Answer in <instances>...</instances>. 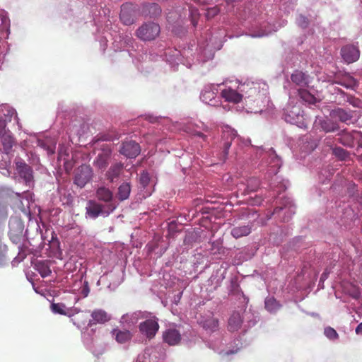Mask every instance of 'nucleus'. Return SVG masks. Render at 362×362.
<instances>
[{
	"label": "nucleus",
	"mask_w": 362,
	"mask_h": 362,
	"mask_svg": "<svg viewBox=\"0 0 362 362\" xmlns=\"http://www.w3.org/2000/svg\"><path fill=\"white\" fill-rule=\"evenodd\" d=\"M116 209V205L109 204L105 207L103 204L97 202L95 200H89L86 207V217L95 219L98 216H107Z\"/></svg>",
	"instance_id": "f257e3e1"
},
{
	"label": "nucleus",
	"mask_w": 362,
	"mask_h": 362,
	"mask_svg": "<svg viewBox=\"0 0 362 362\" xmlns=\"http://www.w3.org/2000/svg\"><path fill=\"white\" fill-rule=\"evenodd\" d=\"M160 33V28L158 23L146 22L136 30V35L143 41H151L154 40Z\"/></svg>",
	"instance_id": "f03ea898"
},
{
	"label": "nucleus",
	"mask_w": 362,
	"mask_h": 362,
	"mask_svg": "<svg viewBox=\"0 0 362 362\" xmlns=\"http://www.w3.org/2000/svg\"><path fill=\"white\" fill-rule=\"evenodd\" d=\"M93 175L92 168L88 165L83 164L75 170L74 183L80 188H83L92 180Z\"/></svg>",
	"instance_id": "7ed1b4c3"
},
{
	"label": "nucleus",
	"mask_w": 362,
	"mask_h": 362,
	"mask_svg": "<svg viewBox=\"0 0 362 362\" xmlns=\"http://www.w3.org/2000/svg\"><path fill=\"white\" fill-rule=\"evenodd\" d=\"M158 318L153 317L140 322L139 325V332L147 339H153L159 329Z\"/></svg>",
	"instance_id": "20e7f679"
},
{
	"label": "nucleus",
	"mask_w": 362,
	"mask_h": 362,
	"mask_svg": "<svg viewBox=\"0 0 362 362\" xmlns=\"http://www.w3.org/2000/svg\"><path fill=\"white\" fill-rule=\"evenodd\" d=\"M136 13V7L130 3H127L121 6L120 20L127 25H130L134 23V16Z\"/></svg>",
	"instance_id": "39448f33"
},
{
	"label": "nucleus",
	"mask_w": 362,
	"mask_h": 362,
	"mask_svg": "<svg viewBox=\"0 0 362 362\" xmlns=\"http://www.w3.org/2000/svg\"><path fill=\"white\" fill-rule=\"evenodd\" d=\"M119 152L127 158H136L141 152V148L134 141H126L122 143Z\"/></svg>",
	"instance_id": "423d86ee"
},
{
	"label": "nucleus",
	"mask_w": 362,
	"mask_h": 362,
	"mask_svg": "<svg viewBox=\"0 0 362 362\" xmlns=\"http://www.w3.org/2000/svg\"><path fill=\"white\" fill-rule=\"evenodd\" d=\"M237 136V132L226 127L223 132V139L225 140L223 145L222 160H226L228 154V151L230 148L232 141Z\"/></svg>",
	"instance_id": "0eeeda50"
},
{
	"label": "nucleus",
	"mask_w": 362,
	"mask_h": 362,
	"mask_svg": "<svg viewBox=\"0 0 362 362\" xmlns=\"http://www.w3.org/2000/svg\"><path fill=\"white\" fill-rule=\"evenodd\" d=\"M90 317L88 323V326L90 327L97 324H105L111 320V315L103 309L93 310Z\"/></svg>",
	"instance_id": "6e6552de"
},
{
	"label": "nucleus",
	"mask_w": 362,
	"mask_h": 362,
	"mask_svg": "<svg viewBox=\"0 0 362 362\" xmlns=\"http://www.w3.org/2000/svg\"><path fill=\"white\" fill-rule=\"evenodd\" d=\"M341 54L344 60L348 64L356 62L360 56L358 47L351 45L343 47L341 49Z\"/></svg>",
	"instance_id": "1a4fd4ad"
},
{
	"label": "nucleus",
	"mask_w": 362,
	"mask_h": 362,
	"mask_svg": "<svg viewBox=\"0 0 362 362\" xmlns=\"http://www.w3.org/2000/svg\"><path fill=\"white\" fill-rule=\"evenodd\" d=\"M16 169L21 177L23 178L25 182L33 180V169L30 166L23 161L16 162Z\"/></svg>",
	"instance_id": "9d476101"
},
{
	"label": "nucleus",
	"mask_w": 362,
	"mask_h": 362,
	"mask_svg": "<svg viewBox=\"0 0 362 362\" xmlns=\"http://www.w3.org/2000/svg\"><path fill=\"white\" fill-rule=\"evenodd\" d=\"M199 324L209 332H214L218 329V320L210 315L200 320Z\"/></svg>",
	"instance_id": "9b49d317"
},
{
	"label": "nucleus",
	"mask_w": 362,
	"mask_h": 362,
	"mask_svg": "<svg viewBox=\"0 0 362 362\" xmlns=\"http://www.w3.org/2000/svg\"><path fill=\"white\" fill-rule=\"evenodd\" d=\"M0 138L1 144L3 146L4 152L6 154H8L15 144V139L12 133L8 131L1 134Z\"/></svg>",
	"instance_id": "f8f14e48"
},
{
	"label": "nucleus",
	"mask_w": 362,
	"mask_h": 362,
	"mask_svg": "<svg viewBox=\"0 0 362 362\" xmlns=\"http://www.w3.org/2000/svg\"><path fill=\"white\" fill-rule=\"evenodd\" d=\"M163 340L169 345L177 344L180 341V334L175 329H168L163 334Z\"/></svg>",
	"instance_id": "ddd939ff"
},
{
	"label": "nucleus",
	"mask_w": 362,
	"mask_h": 362,
	"mask_svg": "<svg viewBox=\"0 0 362 362\" xmlns=\"http://www.w3.org/2000/svg\"><path fill=\"white\" fill-rule=\"evenodd\" d=\"M221 95L226 101L238 103L242 100L243 95L236 90L231 88H226L221 91Z\"/></svg>",
	"instance_id": "4468645a"
},
{
	"label": "nucleus",
	"mask_w": 362,
	"mask_h": 362,
	"mask_svg": "<svg viewBox=\"0 0 362 362\" xmlns=\"http://www.w3.org/2000/svg\"><path fill=\"white\" fill-rule=\"evenodd\" d=\"M95 195L98 200L104 202L107 204H112L113 193L110 189L105 187H100L96 189Z\"/></svg>",
	"instance_id": "2eb2a0df"
},
{
	"label": "nucleus",
	"mask_w": 362,
	"mask_h": 362,
	"mask_svg": "<svg viewBox=\"0 0 362 362\" xmlns=\"http://www.w3.org/2000/svg\"><path fill=\"white\" fill-rule=\"evenodd\" d=\"M123 167V164L120 163H117L111 165L105 174L107 179L110 182H113L115 180L118 178L121 175Z\"/></svg>",
	"instance_id": "dca6fc26"
},
{
	"label": "nucleus",
	"mask_w": 362,
	"mask_h": 362,
	"mask_svg": "<svg viewBox=\"0 0 362 362\" xmlns=\"http://www.w3.org/2000/svg\"><path fill=\"white\" fill-rule=\"evenodd\" d=\"M243 323V319L240 314L238 312H234L228 319V329L230 332L238 331Z\"/></svg>",
	"instance_id": "f3484780"
},
{
	"label": "nucleus",
	"mask_w": 362,
	"mask_h": 362,
	"mask_svg": "<svg viewBox=\"0 0 362 362\" xmlns=\"http://www.w3.org/2000/svg\"><path fill=\"white\" fill-rule=\"evenodd\" d=\"M112 334L115 336V340L119 344H124L131 340L132 333L129 330H121L117 328L113 329Z\"/></svg>",
	"instance_id": "a211bd4d"
},
{
	"label": "nucleus",
	"mask_w": 362,
	"mask_h": 362,
	"mask_svg": "<svg viewBox=\"0 0 362 362\" xmlns=\"http://www.w3.org/2000/svg\"><path fill=\"white\" fill-rule=\"evenodd\" d=\"M252 230V226L249 224L233 227L231 230V235L238 239L248 235Z\"/></svg>",
	"instance_id": "6ab92c4d"
},
{
	"label": "nucleus",
	"mask_w": 362,
	"mask_h": 362,
	"mask_svg": "<svg viewBox=\"0 0 362 362\" xmlns=\"http://www.w3.org/2000/svg\"><path fill=\"white\" fill-rule=\"evenodd\" d=\"M130 193H131L130 184L129 182H123L119 186L116 196H117V198L120 202H123V201L129 199Z\"/></svg>",
	"instance_id": "aec40b11"
},
{
	"label": "nucleus",
	"mask_w": 362,
	"mask_h": 362,
	"mask_svg": "<svg viewBox=\"0 0 362 362\" xmlns=\"http://www.w3.org/2000/svg\"><path fill=\"white\" fill-rule=\"evenodd\" d=\"M143 13L150 17H156L161 13V8L156 3L147 4L144 6Z\"/></svg>",
	"instance_id": "412c9836"
},
{
	"label": "nucleus",
	"mask_w": 362,
	"mask_h": 362,
	"mask_svg": "<svg viewBox=\"0 0 362 362\" xmlns=\"http://www.w3.org/2000/svg\"><path fill=\"white\" fill-rule=\"evenodd\" d=\"M332 115L338 118L342 122L351 121L353 116L350 111H347L342 108H338L332 111Z\"/></svg>",
	"instance_id": "4be33fe9"
},
{
	"label": "nucleus",
	"mask_w": 362,
	"mask_h": 362,
	"mask_svg": "<svg viewBox=\"0 0 362 362\" xmlns=\"http://www.w3.org/2000/svg\"><path fill=\"white\" fill-rule=\"evenodd\" d=\"M213 88L212 86H208L202 90L200 98L204 103L211 104L212 100L215 98L216 92L212 89Z\"/></svg>",
	"instance_id": "5701e85b"
},
{
	"label": "nucleus",
	"mask_w": 362,
	"mask_h": 362,
	"mask_svg": "<svg viewBox=\"0 0 362 362\" xmlns=\"http://www.w3.org/2000/svg\"><path fill=\"white\" fill-rule=\"evenodd\" d=\"M291 78V81L298 86H303L308 83L305 74L300 71H294Z\"/></svg>",
	"instance_id": "b1692460"
},
{
	"label": "nucleus",
	"mask_w": 362,
	"mask_h": 362,
	"mask_svg": "<svg viewBox=\"0 0 362 362\" xmlns=\"http://www.w3.org/2000/svg\"><path fill=\"white\" fill-rule=\"evenodd\" d=\"M320 126L325 132H333L339 129V125L330 119L320 120Z\"/></svg>",
	"instance_id": "393cba45"
},
{
	"label": "nucleus",
	"mask_w": 362,
	"mask_h": 362,
	"mask_svg": "<svg viewBox=\"0 0 362 362\" xmlns=\"http://www.w3.org/2000/svg\"><path fill=\"white\" fill-rule=\"evenodd\" d=\"M298 93L300 98L308 104H315L317 101L316 98L307 90H299Z\"/></svg>",
	"instance_id": "a878e982"
},
{
	"label": "nucleus",
	"mask_w": 362,
	"mask_h": 362,
	"mask_svg": "<svg viewBox=\"0 0 362 362\" xmlns=\"http://www.w3.org/2000/svg\"><path fill=\"white\" fill-rule=\"evenodd\" d=\"M36 269L42 277H47L49 276L52 272L49 267L44 262H38L36 264Z\"/></svg>",
	"instance_id": "bb28decb"
},
{
	"label": "nucleus",
	"mask_w": 362,
	"mask_h": 362,
	"mask_svg": "<svg viewBox=\"0 0 362 362\" xmlns=\"http://www.w3.org/2000/svg\"><path fill=\"white\" fill-rule=\"evenodd\" d=\"M265 308L269 312H275L279 308V304L274 298H267L264 302Z\"/></svg>",
	"instance_id": "cd10ccee"
},
{
	"label": "nucleus",
	"mask_w": 362,
	"mask_h": 362,
	"mask_svg": "<svg viewBox=\"0 0 362 362\" xmlns=\"http://www.w3.org/2000/svg\"><path fill=\"white\" fill-rule=\"evenodd\" d=\"M181 300V292L175 296L174 302L172 304L171 310L173 315H180L181 313V308L180 306V300Z\"/></svg>",
	"instance_id": "c85d7f7f"
},
{
	"label": "nucleus",
	"mask_w": 362,
	"mask_h": 362,
	"mask_svg": "<svg viewBox=\"0 0 362 362\" xmlns=\"http://www.w3.org/2000/svg\"><path fill=\"white\" fill-rule=\"evenodd\" d=\"M182 131H185L187 133H189L194 136H197L199 138H202L204 141H205L206 139V136L205 134H204L203 133L200 132L199 131L197 130L193 125H191V126L185 125V127H182Z\"/></svg>",
	"instance_id": "c756f323"
},
{
	"label": "nucleus",
	"mask_w": 362,
	"mask_h": 362,
	"mask_svg": "<svg viewBox=\"0 0 362 362\" xmlns=\"http://www.w3.org/2000/svg\"><path fill=\"white\" fill-rule=\"evenodd\" d=\"M333 154L341 160H344L349 157L348 152L341 147L333 148Z\"/></svg>",
	"instance_id": "7c9ffc66"
},
{
	"label": "nucleus",
	"mask_w": 362,
	"mask_h": 362,
	"mask_svg": "<svg viewBox=\"0 0 362 362\" xmlns=\"http://www.w3.org/2000/svg\"><path fill=\"white\" fill-rule=\"evenodd\" d=\"M95 165L100 169L105 168L108 165L107 156L103 154L98 155L95 161Z\"/></svg>",
	"instance_id": "2f4dec72"
},
{
	"label": "nucleus",
	"mask_w": 362,
	"mask_h": 362,
	"mask_svg": "<svg viewBox=\"0 0 362 362\" xmlns=\"http://www.w3.org/2000/svg\"><path fill=\"white\" fill-rule=\"evenodd\" d=\"M51 308L53 313H58L60 315H66V313L65 311L66 306L62 303H52L51 305Z\"/></svg>",
	"instance_id": "473e14b6"
},
{
	"label": "nucleus",
	"mask_w": 362,
	"mask_h": 362,
	"mask_svg": "<svg viewBox=\"0 0 362 362\" xmlns=\"http://www.w3.org/2000/svg\"><path fill=\"white\" fill-rule=\"evenodd\" d=\"M23 228H20V231L18 233H14L12 230H10L9 231V238L10 240L15 244H18L21 239L23 238L22 235Z\"/></svg>",
	"instance_id": "72a5a7b5"
},
{
	"label": "nucleus",
	"mask_w": 362,
	"mask_h": 362,
	"mask_svg": "<svg viewBox=\"0 0 362 362\" xmlns=\"http://www.w3.org/2000/svg\"><path fill=\"white\" fill-rule=\"evenodd\" d=\"M150 182V175L148 172L144 170L139 176V183L143 187H146Z\"/></svg>",
	"instance_id": "f704fd0d"
},
{
	"label": "nucleus",
	"mask_w": 362,
	"mask_h": 362,
	"mask_svg": "<svg viewBox=\"0 0 362 362\" xmlns=\"http://www.w3.org/2000/svg\"><path fill=\"white\" fill-rule=\"evenodd\" d=\"M325 334L330 339H334L338 337L336 330L330 327L325 329Z\"/></svg>",
	"instance_id": "c9c22d12"
},
{
	"label": "nucleus",
	"mask_w": 362,
	"mask_h": 362,
	"mask_svg": "<svg viewBox=\"0 0 362 362\" xmlns=\"http://www.w3.org/2000/svg\"><path fill=\"white\" fill-rule=\"evenodd\" d=\"M247 182V187L250 191H255L259 185V182L257 178H250Z\"/></svg>",
	"instance_id": "e433bc0d"
},
{
	"label": "nucleus",
	"mask_w": 362,
	"mask_h": 362,
	"mask_svg": "<svg viewBox=\"0 0 362 362\" xmlns=\"http://www.w3.org/2000/svg\"><path fill=\"white\" fill-rule=\"evenodd\" d=\"M297 23L299 26L305 28L309 24V21L307 17L303 15H299L297 18Z\"/></svg>",
	"instance_id": "4c0bfd02"
},
{
	"label": "nucleus",
	"mask_w": 362,
	"mask_h": 362,
	"mask_svg": "<svg viewBox=\"0 0 362 362\" xmlns=\"http://www.w3.org/2000/svg\"><path fill=\"white\" fill-rule=\"evenodd\" d=\"M196 238H197V233L195 231L188 232L185 235V238L184 239V243H185V244H190L194 240H195Z\"/></svg>",
	"instance_id": "58836bf2"
},
{
	"label": "nucleus",
	"mask_w": 362,
	"mask_h": 362,
	"mask_svg": "<svg viewBox=\"0 0 362 362\" xmlns=\"http://www.w3.org/2000/svg\"><path fill=\"white\" fill-rule=\"evenodd\" d=\"M219 13V9L214 6L213 8H209L207 9L206 13V16L207 18H212L216 16Z\"/></svg>",
	"instance_id": "ea45409f"
},
{
	"label": "nucleus",
	"mask_w": 362,
	"mask_h": 362,
	"mask_svg": "<svg viewBox=\"0 0 362 362\" xmlns=\"http://www.w3.org/2000/svg\"><path fill=\"white\" fill-rule=\"evenodd\" d=\"M6 120L0 117V135L9 131L8 129H6Z\"/></svg>",
	"instance_id": "a19ab883"
},
{
	"label": "nucleus",
	"mask_w": 362,
	"mask_h": 362,
	"mask_svg": "<svg viewBox=\"0 0 362 362\" xmlns=\"http://www.w3.org/2000/svg\"><path fill=\"white\" fill-rule=\"evenodd\" d=\"M268 35V33H267L266 31L264 30H261V31H259L258 33H253V34H251L250 35L252 37H264V36H267Z\"/></svg>",
	"instance_id": "79ce46f5"
},
{
	"label": "nucleus",
	"mask_w": 362,
	"mask_h": 362,
	"mask_svg": "<svg viewBox=\"0 0 362 362\" xmlns=\"http://www.w3.org/2000/svg\"><path fill=\"white\" fill-rule=\"evenodd\" d=\"M356 333L357 334H362V322L358 324V325L356 327Z\"/></svg>",
	"instance_id": "37998d69"
},
{
	"label": "nucleus",
	"mask_w": 362,
	"mask_h": 362,
	"mask_svg": "<svg viewBox=\"0 0 362 362\" xmlns=\"http://www.w3.org/2000/svg\"><path fill=\"white\" fill-rule=\"evenodd\" d=\"M328 276V272H324L321 276H320V281H325Z\"/></svg>",
	"instance_id": "c03bdc74"
},
{
	"label": "nucleus",
	"mask_w": 362,
	"mask_h": 362,
	"mask_svg": "<svg viewBox=\"0 0 362 362\" xmlns=\"http://www.w3.org/2000/svg\"><path fill=\"white\" fill-rule=\"evenodd\" d=\"M284 208L283 207H276L274 210V214H278L280 211L283 210Z\"/></svg>",
	"instance_id": "a18cd8bd"
},
{
	"label": "nucleus",
	"mask_w": 362,
	"mask_h": 362,
	"mask_svg": "<svg viewBox=\"0 0 362 362\" xmlns=\"http://www.w3.org/2000/svg\"><path fill=\"white\" fill-rule=\"evenodd\" d=\"M168 21L170 23L173 21V13H169L167 16Z\"/></svg>",
	"instance_id": "49530a36"
},
{
	"label": "nucleus",
	"mask_w": 362,
	"mask_h": 362,
	"mask_svg": "<svg viewBox=\"0 0 362 362\" xmlns=\"http://www.w3.org/2000/svg\"><path fill=\"white\" fill-rule=\"evenodd\" d=\"M76 320V318H73V319H72V321H73L74 324L75 325H76L78 327H81V325L79 324V322H76L75 321Z\"/></svg>",
	"instance_id": "de8ad7c7"
},
{
	"label": "nucleus",
	"mask_w": 362,
	"mask_h": 362,
	"mask_svg": "<svg viewBox=\"0 0 362 362\" xmlns=\"http://www.w3.org/2000/svg\"><path fill=\"white\" fill-rule=\"evenodd\" d=\"M4 256L3 253H0V261L3 259Z\"/></svg>",
	"instance_id": "09e8293b"
},
{
	"label": "nucleus",
	"mask_w": 362,
	"mask_h": 362,
	"mask_svg": "<svg viewBox=\"0 0 362 362\" xmlns=\"http://www.w3.org/2000/svg\"><path fill=\"white\" fill-rule=\"evenodd\" d=\"M83 291H85V292L88 293V291L85 290V289H83Z\"/></svg>",
	"instance_id": "8fccbe9b"
},
{
	"label": "nucleus",
	"mask_w": 362,
	"mask_h": 362,
	"mask_svg": "<svg viewBox=\"0 0 362 362\" xmlns=\"http://www.w3.org/2000/svg\"><path fill=\"white\" fill-rule=\"evenodd\" d=\"M83 291H85V292L88 293V291L85 290V289H83Z\"/></svg>",
	"instance_id": "3c124183"
},
{
	"label": "nucleus",
	"mask_w": 362,
	"mask_h": 362,
	"mask_svg": "<svg viewBox=\"0 0 362 362\" xmlns=\"http://www.w3.org/2000/svg\"><path fill=\"white\" fill-rule=\"evenodd\" d=\"M361 146H362V141H361Z\"/></svg>",
	"instance_id": "603ef678"
}]
</instances>
